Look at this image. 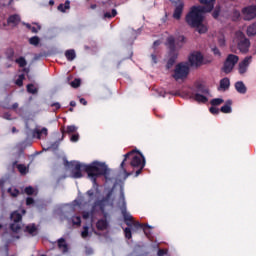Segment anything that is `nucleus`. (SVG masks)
<instances>
[{"label":"nucleus","instance_id":"nucleus-1","mask_svg":"<svg viewBox=\"0 0 256 256\" xmlns=\"http://www.w3.org/2000/svg\"><path fill=\"white\" fill-rule=\"evenodd\" d=\"M65 167L68 169H72V177L73 179H81L83 177L82 171H86L89 179L95 183L97 181V177L104 175L107 179L109 175V168L105 163L101 162H92L89 165L83 164L81 162H69L65 161Z\"/></svg>","mask_w":256,"mask_h":256},{"label":"nucleus","instance_id":"nucleus-2","mask_svg":"<svg viewBox=\"0 0 256 256\" xmlns=\"http://www.w3.org/2000/svg\"><path fill=\"white\" fill-rule=\"evenodd\" d=\"M204 9L201 5L193 6L185 18L187 25L196 29L198 33H207V26L203 24V15L209 12Z\"/></svg>","mask_w":256,"mask_h":256},{"label":"nucleus","instance_id":"nucleus-3","mask_svg":"<svg viewBox=\"0 0 256 256\" xmlns=\"http://www.w3.org/2000/svg\"><path fill=\"white\" fill-rule=\"evenodd\" d=\"M118 207L121 210L125 224L128 226L124 229L125 237L126 239H131V227H134V229H143V224L139 223L138 221H134L133 216L127 212V202H125V192H123V190L120 192Z\"/></svg>","mask_w":256,"mask_h":256},{"label":"nucleus","instance_id":"nucleus-4","mask_svg":"<svg viewBox=\"0 0 256 256\" xmlns=\"http://www.w3.org/2000/svg\"><path fill=\"white\" fill-rule=\"evenodd\" d=\"M128 157H132L130 165H131V167H133V169H138L136 171L135 177H139V175H141V172L143 171V168L145 167V157H143V155H141V156L135 155L134 156L133 152H129L124 155V160L120 164V167L125 175L124 179H127V177H129V175H131V173L127 172V170L125 169V161H127Z\"/></svg>","mask_w":256,"mask_h":256},{"label":"nucleus","instance_id":"nucleus-5","mask_svg":"<svg viewBox=\"0 0 256 256\" xmlns=\"http://www.w3.org/2000/svg\"><path fill=\"white\" fill-rule=\"evenodd\" d=\"M53 171L57 183H61L65 179V156L59 157V155H56Z\"/></svg>","mask_w":256,"mask_h":256},{"label":"nucleus","instance_id":"nucleus-6","mask_svg":"<svg viewBox=\"0 0 256 256\" xmlns=\"http://www.w3.org/2000/svg\"><path fill=\"white\" fill-rule=\"evenodd\" d=\"M167 45L170 49V57L166 64V69H171L173 65H175V61H177V57H179V53L175 51V38L170 36L167 38Z\"/></svg>","mask_w":256,"mask_h":256},{"label":"nucleus","instance_id":"nucleus-7","mask_svg":"<svg viewBox=\"0 0 256 256\" xmlns=\"http://www.w3.org/2000/svg\"><path fill=\"white\" fill-rule=\"evenodd\" d=\"M236 37L238 38V49L240 53H249V47H251V42L247 37H245V33L237 32Z\"/></svg>","mask_w":256,"mask_h":256},{"label":"nucleus","instance_id":"nucleus-8","mask_svg":"<svg viewBox=\"0 0 256 256\" xmlns=\"http://www.w3.org/2000/svg\"><path fill=\"white\" fill-rule=\"evenodd\" d=\"M239 62V56L235 54H230L227 56L226 61L224 62V66L222 68V71L224 73L229 74L233 71L235 68V65Z\"/></svg>","mask_w":256,"mask_h":256},{"label":"nucleus","instance_id":"nucleus-9","mask_svg":"<svg viewBox=\"0 0 256 256\" xmlns=\"http://www.w3.org/2000/svg\"><path fill=\"white\" fill-rule=\"evenodd\" d=\"M187 75H189V65L185 63H179L176 65L173 77L176 81L179 79H186Z\"/></svg>","mask_w":256,"mask_h":256},{"label":"nucleus","instance_id":"nucleus-10","mask_svg":"<svg viewBox=\"0 0 256 256\" xmlns=\"http://www.w3.org/2000/svg\"><path fill=\"white\" fill-rule=\"evenodd\" d=\"M244 21H252L256 17V5H251L242 9Z\"/></svg>","mask_w":256,"mask_h":256},{"label":"nucleus","instance_id":"nucleus-11","mask_svg":"<svg viewBox=\"0 0 256 256\" xmlns=\"http://www.w3.org/2000/svg\"><path fill=\"white\" fill-rule=\"evenodd\" d=\"M190 67H201L203 65V55L200 52H194L189 56Z\"/></svg>","mask_w":256,"mask_h":256},{"label":"nucleus","instance_id":"nucleus-12","mask_svg":"<svg viewBox=\"0 0 256 256\" xmlns=\"http://www.w3.org/2000/svg\"><path fill=\"white\" fill-rule=\"evenodd\" d=\"M112 195H113V191H110V192H108V194L105 198L94 202V204L92 206V213L95 211L96 207H99L100 211H105V206L107 205V203H109V199H111Z\"/></svg>","mask_w":256,"mask_h":256},{"label":"nucleus","instance_id":"nucleus-13","mask_svg":"<svg viewBox=\"0 0 256 256\" xmlns=\"http://www.w3.org/2000/svg\"><path fill=\"white\" fill-rule=\"evenodd\" d=\"M253 61L252 56H247L241 61L238 65V71L240 75H245L247 73V70L249 69V65H251V62Z\"/></svg>","mask_w":256,"mask_h":256},{"label":"nucleus","instance_id":"nucleus-14","mask_svg":"<svg viewBox=\"0 0 256 256\" xmlns=\"http://www.w3.org/2000/svg\"><path fill=\"white\" fill-rule=\"evenodd\" d=\"M185 7V4L182 1H179L176 3V7L174 9L173 18L174 19H181V15H183V8Z\"/></svg>","mask_w":256,"mask_h":256},{"label":"nucleus","instance_id":"nucleus-15","mask_svg":"<svg viewBox=\"0 0 256 256\" xmlns=\"http://www.w3.org/2000/svg\"><path fill=\"white\" fill-rule=\"evenodd\" d=\"M201 5L204 8L205 11H208V13H211L215 7V1L216 0H199Z\"/></svg>","mask_w":256,"mask_h":256},{"label":"nucleus","instance_id":"nucleus-16","mask_svg":"<svg viewBox=\"0 0 256 256\" xmlns=\"http://www.w3.org/2000/svg\"><path fill=\"white\" fill-rule=\"evenodd\" d=\"M32 133L33 137H36L37 139H43V137H47V128H42L41 130L36 128Z\"/></svg>","mask_w":256,"mask_h":256},{"label":"nucleus","instance_id":"nucleus-17","mask_svg":"<svg viewBox=\"0 0 256 256\" xmlns=\"http://www.w3.org/2000/svg\"><path fill=\"white\" fill-rule=\"evenodd\" d=\"M235 89L241 95H245L247 93V86H245V83H243V81L236 82L235 83Z\"/></svg>","mask_w":256,"mask_h":256},{"label":"nucleus","instance_id":"nucleus-18","mask_svg":"<svg viewBox=\"0 0 256 256\" xmlns=\"http://www.w3.org/2000/svg\"><path fill=\"white\" fill-rule=\"evenodd\" d=\"M231 86V81L229 78H223L220 80V86H219V91H227L229 87Z\"/></svg>","mask_w":256,"mask_h":256},{"label":"nucleus","instance_id":"nucleus-19","mask_svg":"<svg viewBox=\"0 0 256 256\" xmlns=\"http://www.w3.org/2000/svg\"><path fill=\"white\" fill-rule=\"evenodd\" d=\"M21 23V17L19 15L14 14L8 18V24L12 25V27H17Z\"/></svg>","mask_w":256,"mask_h":256},{"label":"nucleus","instance_id":"nucleus-20","mask_svg":"<svg viewBox=\"0 0 256 256\" xmlns=\"http://www.w3.org/2000/svg\"><path fill=\"white\" fill-rule=\"evenodd\" d=\"M192 99H194V101H197L198 103H207L208 101L207 95L201 93L193 94Z\"/></svg>","mask_w":256,"mask_h":256},{"label":"nucleus","instance_id":"nucleus-21","mask_svg":"<svg viewBox=\"0 0 256 256\" xmlns=\"http://www.w3.org/2000/svg\"><path fill=\"white\" fill-rule=\"evenodd\" d=\"M65 57L67 61H75V59H77V53L75 52L74 49H69V50H66Z\"/></svg>","mask_w":256,"mask_h":256},{"label":"nucleus","instance_id":"nucleus-22","mask_svg":"<svg viewBox=\"0 0 256 256\" xmlns=\"http://www.w3.org/2000/svg\"><path fill=\"white\" fill-rule=\"evenodd\" d=\"M231 105H233V101L227 100L225 105L221 107L220 111L222 113H231L232 111Z\"/></svg>","mask_w":256,"mask_h":256},{"label":"nucleus","instance_id":"nucleus-23","mask_svg":"<svg viewBox=\"0 0 256 256\" xmlns=\"http://www.w3.org/2000/svg\"><path fill=\"white\" fill-rule=\"evenodd\" d=\"M246 33L248 37H255L256 35V22L253 23L252 25L248 26Z\"/></svg>","mask_w":256,"mask_h":256},{"label":"nucleus","instance_id":"nucleus-24","mask_svg":"<svg viewBox=\"0 0 256 256\" xmlns=\"http://www.w3.org/2000/svg\"><path fill=\"white\" fill-rule=\"evenodd\" d=\"M10 219L13 221V223H21V219H23V217L19 214L18 211H14L11 214Z\"/></svg>","mask_w":256,"mask_h":256},{"label":"nucleus","instance_id":"nucleus-25","mask_svg":"<svg viewBox=\"0 0 256 256\" xmlns=\"http://www.w3.org/2000/svg\"><path fill=\"white\" fill-rule=\"evenodd\" d=\"M107 225V220L101 219L97 222L96 227L99 231H105V229H107Z\"/></svg>","mask_w":256,"mask_h":256},{"label":"nucleus","instance_id":"nucleus-26","mask_svg":"<svg viewBox=\"0 0 256 256\" xmlns=\"http://www.w3.org/2000/svg\"><path fill=\"white\" fill-rule=\"evenodd\" d=\"M17 169L21 175H27L29 172V167L25 166V164H18Z\"/></svg>","mask_w":256,"mask_h":256},{"label":"nucleus","instance_id":"nucleus-27","mask_svg":"<svg viewBox=\"0 0 256 256\" xmlns=\"http://www.w3.org/2000/svg\"><path fill=\"white\" fill-rule=\"evenodd\" d=\"M26 231L30 235H37V227L34 224L26 226Z\"/></svg>","mask_w":256,"mask_h":256},{"label":"nucleus","instance_id":"nucleus-28","mask_svg":"<svg viewBox=\"0 0 256 256\" xmlns=\"http://www.w3.org/2000/svg\"><path fill=\"white\" fill-rule=\"evenodd\" d=\"M196 93H200V95H209V89H207L205 86L203 85H199L197 88V92Z\"/></svg>","mask_w":256,"mask_h":256},{"label":"nucleus","instance_id":"nucleus-29","mask_svg":"<svg viewBox=\"0 0 256 256\" xmlns=\"http://www.w3.org/2000/svg\"><path fill=\"white\" fill-rule=\"evenodd\" d=\"M10 229L14 233H17V231L21 229V222H13L12 224H10Z\"/></svg>","mask_w":256,"mask_h":256},{"label":"nucleus","instance_id":"nucleus-30","mask_svg":"<svg viewBox=\"0 0 256 256\" xmlns=\"http://www.w3.org/2000/svg\"><path fill=\"white\" fill-rule=\"evenodd\" d=\"M57 247L58 249H60V251L62 253H65V239L64 238H60L57 242Z\"/></svg>","mask_w":256,"mask_h":256},{"label":"nucleus","instance_id":"nucleus-31","mask_svg":"<svg viewBox=\"0 0 256 256\" xmlns=\"http://www.w3.org/2000/svg\"><path fill=\"white\" fill-rule=\"evenodd\" d=\"M30 45H34V47H37L39 43H41V39L38 36H33L29 39Z\"/></svg>","mask_w":256,"mask_h":256},{"label":"nucleus","instance_id":"nucleus-32","mask_svg":"<svg viewBox=\"0 0 256 256\" xmlns=\"http://www.w3.org/2000/svg\"><path fill=\"white\" fill-rule=\"evenodd\" d=\"M77 126H75V125H70V126H67V129H66V133L68 134V135H73V134H75V133H77Z\"/></svg>","mask_w":256,"mask_h":256},{"label":"nucleus","instance_id":"nucleus-33","mask_svg":"<svg viewBox=\"0 0 256 256\" xmlns=\"http://www.w3.org/2000/svg\"><path fill=\"white\" fill-rule=\"evenodd\" d=\"M117 16V10L116 9H112V12H106L104 13V19H112V17H116Z\"/></svg>","mask_w":256,"mask_h":256},{"label":"nucleus","instance_id":"nucleus-34","mask_svg":"<svg viewBox=\"0 0 256 256\" xmlns=\"http://www.w3.org/2000/svg\"><path fill=\"white\" fill-rule=\"evenodd\" d=\"M57 149H59V141H56V142L50 144V145L46 148L47 151H57Z\"/></svg>","mask_w":256,"mask_h":256},{"label":"nucleus","instance_id":"nucleus-35","mask_svg":"<svg viewBox=\"0 0 256 256\" xmlns=\"http://www.w3.org/2000/svg\"><path fill=\"white\" fill-rule=\"evenodd\" d=\"M210 103L213 107H217L218 105H221V103H224V100L221 98H214Z\"/></svg>","mask_w":256,"mask_h":256},{"label":"nucleus","instance_id":"nucleus-36","mask_svg":"<svg viewBox=\"0 0 256 256\" xmlns=\"http://www.w3.org/2000/svg\"><path fill=\"white\" fill-rule=\"evenodd\" d=\"M27 91L28 93H32V95H35V93H37V88L33 84H28Z\"/></svg>","mask_w":256,"mask_h":256},{"label":"nucleus","instance_id":"nucleus-37","mask_svg":"<svg viewBox=\"0 0 256 256\" xmlns=\"http://www.w3.org/2000/svg\"><path fill=\"white\" fill-rule=\"evenodd\" d=\"M16 63H18L19 67H25L27 65V60L23 57L16 59Z\"/></svg>","mask_w":256,"mask_h":256},{"label":"nucleus","instance_id":"nucleus-38","mask_svg":"<svg viewBox=\"0 0 256 256\" xmlns=\"http://www.w3.org/2000/svg\"><path fill=\"white\" fill-rule=\"evenodd\" d=\"M24 79H25V75L23 74L19 75L18 79L16 80V85H18V87H23Z\"/></svg>","mask_w":256,"mask_h":256},{"label":"nucleus","instance_id":"nucleus-39","mask_svg":"<svg viewBox=\"0 0 256 256\" xmlns=\"http://www.w3.org/2000/svg\"><path fill=\"white\" fill-rule=\"evenodd\" d=\"M8 193H10L11 197H17L19 195V191L16 188H9Z\"/></svg>","mask_w":256,"mask_h":256},{"label":"nucleus","instance_id":"nucleus-40","mask_svg":"<svg viewBox=\"0 0 256 256\" xmlns=\"http://www.w3.org/2000/svg\"><path fill=\"white\" fill-rule=\"evenodd\" d=\"M70 85L74 89H77V87H80V85H81V80L80 79H75L74 81L70 82Z\"/></svg>","mask_w":256,"mask_h":256},{"label":"nucleus","instance_id":"nucleus-41","mask_svg":"<svg viewBox=\"0 0 256 256\" xmlns=\"http://www.w3.org/2000/svg\"><path fill=\"white\" fill-rule=\"evenodd\" d=\"M70 141L72 143H77L79 141V134L76 132L70 136Z\"/></svg>","mask_w":256,"mask_h":256},{"label":"nucleus","instance_id":"nucleus-42","mask_svg":"<svg viewBox=\"0 0 256 256\" xmlns=\"http://www.w3.org/2000/svg\"><path fill=\"white\" fill-rule=\"evenodd\" d=\"M25 193L26 195H33V193H35V189H33L31 186H28L25 188Z\"/></svg>","mask_w":256,"mask_h":256},{"label":"nucleus","instance_id":"nucleus-43","mask_svg":"<svg viewBox=\"0 0 256 256\" xmlns=\"http://www.w3.org/2000/svg\"><path fill=\"white\" fill-rule=\"evenodd\" d=\"M81 235H82L83 239L88 237L89 236V227H87V226L84 227V230L82 231Z\"/></svg>","mask_w":256,"mask_h":256},{"label":"nucleus","instance_id":"nucleus-44","mask_svg":"<svg viewBox=\"0 0 256 256\" xmlns=\"http://www.w3.org/2000/svg\"><path fill=\"white\" fill-rule=\"evenodd\" d=\"M37 27L32 26V28L30 29V31H32V33H39V31H41V25L36 24Z\"/></svg>","mask_w":256,"mask_h":256},{"label":"nucleus","instance_id":"nucleus-45","mask_svg":"<svg viewBox=\"0 0 256 256\" xmlns=\"http://www.w3.org/2000/svg\"><path fill=\"white\" fill-rule=\"evenodd\" d=\"M210 113H212V115H219V109L215 106L210 107Z\"/></svg>","mask_w":256,"mask_h":256},{"label":"nucleus","instance_id":"nucleus-46","mask_svg":"<svg viewBox=\"0 0 256 256\" xmlns=\"http://www.w3.org/2000/svg\"><path fill=\"white\" fill-rule=\"evenodd\" d=\"M74 225H81V217L77 216L73 218Z\"/></svg>","mask_w":256,"mask_h":256},{"label":"nucleus","instance_id":"nucleus-47","mask_svg":"<svg viewBox=\"0 0 256 256\" xmlns=\"http://www.w3.org/2000/svg\"><path fill=\"white\" fill-rule=\"evenodd\" d=\"M86 195H88V197L90 198L89 202H91V198L93 197V195H95V192L93 190H88L86 192Z\"/></svg>","mask_w":256,"mask_h":256},{"label":"nucleus","instance_id":"nucleus-48","mask_svg":"<svg viewBox=\"0 0 256 256\" xmlns=\"http://www.w3.org/2000/svg\"><path fill=\"white\" fill-rule=\"evenodd\" d=\"M212 17H214V19H217V17H219V10L215 9L214 12L212 13Z\"/></svg>","mask_w":256,"mask_h":256},{"label":"nucleus","instance_id":"nucleus-49","mask_svg":"<svg viewBox=\"0 0 256 256\" xmlns=\"http://www.w3.org/2000/svg\"><path fill=\"white\" fill-rule=\"evenodd\" d=\"M91 217V212H84L83 219H89Z\"/></svg>","mask_w":256,"mask_h":256},{"label":"nucleus","instance_id":"nucleus-50","mask_svg":"<svg viewBox=\"0 0 256 256\" xmlns=\"http://www.w3.org/2000/svg\"><path fill=\"white\" fill-rule=\"evenodd\" d=\"M166 253H167V252H166L165 250L160 249V250H158L157 255H158V256H165Z\"/></svg>","mask_w":256,"mask_h":256},{"label":"nucleus","instance_id":"nucleus-51","mask_svg":"<svg viewBox=\"0 0 256 256\" xmlns=\"http://www.w3.org/2000/svg\"><path fill=\"white\" fill-rule=\"evenodd\" d=\"M178 43H185V36H179L177 38Z\"/></svg>","mask_w":256,"mask_h":256},{"label":"nucleus","instance_id":"nucleus-52","mask_svg":"<svg viewBox=\"0 0 256 256\" xmlns=\"http://www.w3.org/2000/svg\"><path fill=\"white\" fill-rule=\"evenodd\" d=\"M33 203H34L33 198H27V199H26V204H27V205H33Z\"/></svg>","mask_w":256,"mask_h":256},{"label":"nucleus","instance_id":"nucleus-53","mask_svg":"<svg viewBox=\"0 0 256 256\" xmlns=\"http://www.w3.org/2000/svg\"><path fill=\"white\" fill-rule=\"evenodd\" d=\"M58 11H61L62 13H65V6L63 4H60L58 6Z\"/></svg>","mask_w":256,"mask_h":256},{"label":"nucleus","instance_id":"nucleus-54","mask_svg":"<svg viewBox=\"0 0 256 256\" xmlns=\"http://www.w3.org/2000/svg\"><path fill=\"white\" fill-rule=\"evenodd\" d=\"M151 59L153 63H157V55L156 54H151Z\"/></svg>","mask_w":256,"mask_h":256},{"label":"nucleus","instance_id":"nucleus-55","mask_svg":"<svg viewBox=\"0 0 256 256\" xmlns=\"http://www.w3.org/2000/svg\"><path fill=\"white\" fill-rule=\"evenodd\" d=\"M212 51L214 55H221V52H219V48H213Z\"/></svg>","mask_w":256,"mask_h":256},{"label":"nucleus","instance_id":"nucleus-56","mask_svg":"<svg viewBox=\"0 0 256 256\" xmlns=\"http://www.w3.org/2000/svg\"><path fill=\"white\" fill-rule=\"evenodd\" d=\"M86 255H93V249L86 248Z\"/></svg>","mask_w":256,"mask_h":256},{"label":"nucleus","instance_id":"nucleus-57","mask_svg":"<svg viewBox=\"0 0 256 256\" xmlns=\"http://www.w3.org/2000/svg\"><path fill=\"white\" fill-rule=\"evenodd\" d=\"M3 118H4V119H7V120L9 121V120H11V114L5 113V114L3 115Z\"/></svg>","mask_w":256,"mask_h":256},{"label":"nucleus","instance_id":"nucleus-58","mask_svg":"<svg viewBox=\"0 0 256 256\" xmlns=\"http://www.w3.org/2000/svg\"><path fill=\"white\" fill-rule=\"evenodd\" d=\"M52 107H55V109H61V104L54 103V104H52Z\"/></svg>","mask_w":256,"mask_h":256},{"label":"nucleus","instance_id":"nucleus-59","mask_svg":"<svg viewBox=\"0 0 256 256\" xmlns=\"http://www.w3.org/2000/svg\"><path fill=\"white\" fill-rule=\"evenodd\" d=\"M80 103H81L82 105H87V100H85V98H81V99H80Z\"/></svg>","mask_w":256,"mask_h":256},{"label":"nucleus","instance_id":"nucleus-60","mask_svg":"<svg viewBox=\"0 0 256 256\" xmlns=\"http://www.w3.org/2000/svg\"><path fill=\"white\" fill-rule=\"evenodd\" d=\"M70 3L71 2H69V1L65 2V9H70L71 8Z\"/></svg>","mask_w":256,"mask_h":256},{"label":"nucleus","instance_id":"nucleus-61","mask_svg":"<svg viewBox=\"0 0 256 256\" xmlns=\"http://www.w3.org/2000/svg\"><path fill=\"white\" fill-rule=\"evenodd\" d=\"M19 107V104L18 103H14L11 107V109H17Z\"/></svg>","mask_w":256,"mask_h":256},{"label":"nucleus","instance_id":"nucleus-62","mask_svg":"<svg viewBox=\"0 0 256 256\" xmlns=\"http://www.w3.org/2000/svg\"><path fill=\"white\" fill-rule=\"evenodd\" d=\"M76 105H77V102H76V101H71V102H70V106H71V107H76Z\"/></svg>","mask_w":256,"mask_h":256},{"label":"nucleus","instance_id":"nucleus-63","mask_svg":"<svg viewBox=\"0 0 256 256\" xmlns=\"http://www.w3.org/2000/svg\"><path fill=\"white\" fill-rule=\"evenodd\" d=\"M159 45H161V42H160V41H155V42H154V47H159Z\"/></svg>","mask_w":256,"mask_h":256},{"label":"nucleus","instance_id":"nucleus-64","mask_svg":"<svg viewBox=\"0 0 256 256\" xmlns=\"http://www.w3.org/2000/svg\"><path fill=\"white\" fill-rule=\"evenodd\" d=\"M219 43H220V45H222V46L225 45V39H220V40H219Z\"/></svg>","mask_w":256,"mask_h":256}]
</instances>
